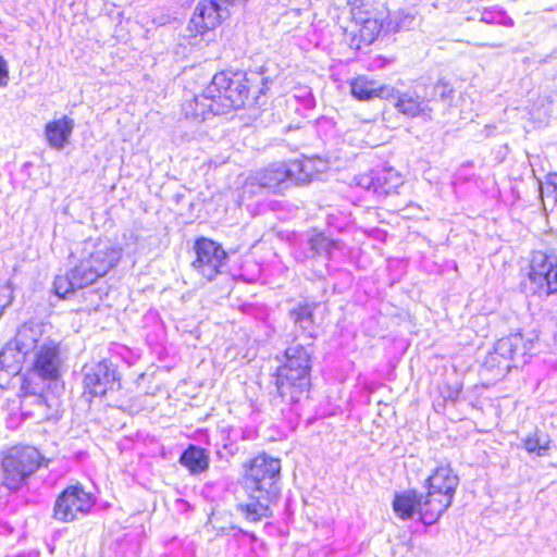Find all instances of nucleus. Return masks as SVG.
Returning <instances> with one entry per match:
<instances>
[{"instance_id": "nucleus-25", "label": "nucleus", "mask_w": 557, "mask_h": 557, "mask_svg": "<svg viewBox=\"0 0 557 557\" xmlns=\"http://www.w3.org/2000/svg\"><path fill=\"white\" fill-rule=\"evenodd\" d=\"M289 317L301 330H309L313 325V308L310 305H299L292 309Z\"/></svg>"}, {"instance_id": "nucleus-2", "label": "nucleus", "mask_w": 557, "mask_h": 557, "mask_svg": "<svg viewBox=\"0 0 557 557\" xmlns=\"http://www.w3.org/2000/svg\"><path fill=\"white\" fill-rule=\"evenodd\" d=\"M249 81L240 72H219L203 94L196 96L186 109L187 114L206 119L208 114H225L240 109L249 97Z\"/></svg>"}, {"instance_id": "nucleus-14", "label": "nucleus", "mask_w": 557, "mask_h": 557, "mask_svg": "<svg viewBox=\"0 0 557 557\" xmlns=\"http://www.w3.org/2000/svg\"><path fill=\"white\" fill-rule=\"evenodd\" d=\"M423 499L416 490H406L395 493L392 500V509L395 516L400 520H410L413 516L426 525V520L423 519L422 511Z\"/></svg>"}, {"instance_id": "nucleus-16", "label": "nucleus", "mask_w": 557, "mask_h": 557, "mask_svg": "<svg viewBox=\"0 0 557 557\" xmlns=\"http://www.w3.org/2000/svg\"><path fill=\"white\" fill-rule=\"evenodd\" d=\"M73 129L74 121L67 116L49 121L44 132L48 146L58 151L63 150L70 143Z\"/></svg>"}, {"instance_id": "nucleus-34", "label": "nucleus", "mask_w": 557, "mask_h": 557, "mask_svg": "<svg viewBox=\"0 0 557 557\" xmlns=\"http://www.w3.org/2000/svg\"><path fill=\"white\" fill-rule=\"evenodd\" d=\"M434 89H435V92L438 94L442 99L449 98L450 95L453 94L451 87L448 84L443 83V82L437 83L435 85Z\"/></svg>"}, {"instance_id": "nucleus-11", "label": "nucleus", "mask_w": 557, "mask_h": 557, "mask_svg": "<svg viewBox=\"0 0 557 557\" xmlns=\"http://www.w3.org/2000/svg\"><path fill=\"white\" fill-rule=\"evenodd\" d=\"M525 344L521 334H511L500 338L492 352L488 354V363H493L496 357H500V370L509 371L513 367L517 357L525 354Z\"/></svg>"}, {"instance_id": "nucleus-17", "label": "nucleus", "mask_w": 557, "mask_h": 557, "mask_svg": "<svg viewBox=\"0 0 557 557\" xmlns=\"http://www.w3.org/2000/svg\"><path fill=\"white\" fill-rule=\"evenodd\" d=\"M89 285V282L85 280V276H83L77 267H75L69 273L55 276L53 281V293L59 298L65 299L76 289H81Z\"/></svg>"}, {"instance_id": "nucleus-21", "label": "nucleus", "mask_w": 557, "mask_h": 557, "mask_svg": "<svg viewBox=\"0 0 557 557\" xmlns=\"http://www.w3.org/2000/svg\"><path fill=\"white\" fill-rule=\"evenodd\" d=\"M376 185H374V194L386 196L404 184L400 173L392 168L383 169L375 174Z\"/></svg>"}, {"instance_id": "nucleus-29", "label": "nucleus", "mask_w": 557, "mask_h": 557, "mask_svg": "<svg viewBox=\"0 0 557 557\" xmlns=\"http://www.w3.org/2000/svg\"><path fill=\"white\" fill-rule=\"evenodd\" d=\"M13 300V290L10 285L0 286V317Z\"/></svg>"}, {"instance_id": "nucleus-1", "label": "nucleus", "mask_w": 557, "mask_h": 557, "mask_svg": "<svg viewBox=\"0 0 557 557\" xmlns=\"http://www.w3.org/2000/svg\"><path fill=\"white\" fill-rule=\"evenodd\" d=\"M278 480V460L265 454H260L244 465L243 483L252 493L251 502L238 505V510L245 519L257 522L271 516V507L276 499V483Z\"/></svg>"}, {"instance_id": "nucleus-26", "label": "nucleus", "mask_w": 557, "mask_h": 557, "mask_svg": "<svg viewBox=\"0 0 557 557\" xmlns=\"http://www.w3.org/2000/svg\"><path fill=\"white\" fill-rule=\"evenodd\" d=\"M310 247L315 256L330 257L333 248L337 247V244L322 234H317L310 238Z\"/></svg>"}, {"instance_id": "nucleus-15", "label": "nucleus", "mask_w": 557, "mask_h": 557, "mask_svg": "<svg viewBox=\"0 0 557 557\" xmlns=\"http://www.w3.org/2000/svg\"><path fill=\"white\" fill-rule=\"evenodd\" d=\"M284 377L287 381L304 380L310 370V354L301 345H294L285 351Z\"/></svg>"}, {"instance_id": "nucleus-10", "label": "nucleus", "mask_w": 557, "mask_h": 557, "mask_svg": "<svg viewBox=\"0 0 557 557\" xmlns=\"http://www.w3.org/2000/svg\"><path fill=\"white\" fill-rule=\"evenodd\" d=\"M355 36L359 41L366 45L372 44L382 33H385V12L384 11H358L354 15Z\"/></svg>"}, {"instance_id": "nucleus-6", "label": "nucleus", "mask_w": 557, "mask_h": 557, "mask_svg": "<svg viewBox=\"0 0 557 557\" xmlns=\"http://www.w3.org/2000/svg\"><path fill=\"white\" fill-rule=\"evenodd\" d=\"M95 505L96 497L91 492L81 483L72 484L57 496L52 517L59 522L71 523L89 515Z\"/></svg>"}, {"instance_id": "nucleus-3", "label": "nucleus", "mask_w": 557, "mask_h": 557, "mask_svg": "<svg viewBox=\"0 0 557 557\" xmlns=\"http://www.w3.org/2000/svg\"><path fill=\"white\" fill-rule=\"evenodd\" d=\"M50 458L41 450L25 443L10 445L0 453V470L2 485L16 492L25 486L28 480L39 470L49 467Z\"/></svg>"}, {"instance_id": "nucleus-7", "label": "nucleus", "mask_w": 557, "mask_h": 557, "mask_svg": "<svg viewBox=\"0 0 557 557\" xmlns=\"http://www.w3.org/2000/svg\"><path fill=\"white\" fill-rule=\"evenodd\" d=\"M528 278L530 289L540 297L557 293V263L543 251L533 252Z\"/></svg>"}, {"instance_id": "nucleus-19", "label": "nucleus", "mask_w": 557, "mask_h": 557, "mask_svg": "<svg viewBox=\"0 0 557 557\" xmlns=\"http://www.w3.org/2000/svg\"><path fill=\"white\" fill-rule=\"evenodd\" d=\"M180 462L193 475L203 473L209 468V455L203 448L189 445L181 455Z\"/></svg>"}, {"instance_id": "nucleus-30", "label": "nucleus", "mask_w": 557, "mask_h": 557, "mask_svg": "<svg viewBox=\"0 0 557 557\" xmlns=\"http://www.w3.org/2000/svg\"><path fill=\"white\" fill-rule=\"evenodd\" d=\"M500 361H502V358L496 357L495 360L493 361V363L490 364L488 363V355L486 356V358L484 360V369L494 373L495 379H502L504 376V374L508 372V371L500 370Z\"/></svg>"}, {"instance_id": "nucleus-5", "label": "nucleus", "mask_w": 557, "mask_h": 557, "mask_svg": "<svg viewBox=\"0 0 557 557\" xmlns=\"http://www.w3.org/2000/svg\"><path fill=\"white\" fill-rule=\"evenodd\" d=\"M120 259L121 250L109 240L88 239L83 244L76 267L91 285L115 267Z\"/></svg>"}, {"instance_id": "nucleus-31", "label": "nucleus", "mask_w": 557, "mask_h": 557, "mask_svg": "<svg viewBox=\"0 0 557 557\" xmlns=\"http://www.w3.org/2000/svg\"><path fill=\"white\" fill-rule=\"evenodd\" d=\"M357 184L366 189H372L374 191V185H376L375 176L371 174H361L357 178Z\"/></svg>"}, {"instance_id": "nucleus-27", "label": "nucleus", "mask_w": 557, "mask_h": 557, "mask_svg": "<svg viewBox=\"0 0 557 557\" xmlns=\"http://www.w3.org/2000/svg\"><path fill=\"white\" fill-rule=\"evenodd\" d=\"M9 358V351H3L0 355V381H9L13 375L18 374L21 370L18 363H15L13 366H5Z\"/></svg>"}, {"instance_id": "nucleus-20", "label": "nucleus", "mask_w": 557, "mask_h": 557, "mask_svg": "<svg viewBox=\"0 0 557 557\" xmlns=\"http://www.w3.org/2000/svg\"><path fill=\"white\" fill-rule=\"evenodd\" d=\"M85 383H112L117 379L116 372L107 362H91L83 368Z\"/></svg>"}, {"instance_id": "nucleus-4", "label": "nucleus", "mask_w": 557, "mask_h": 557, "mask_svg": "<svg viewBox=\"0 0 557 557\" xmlns=\"http://www.w3.org/2000/svg\"><path fill=\"white\" fill-rule=\"evenodd\" d=\"M459 479L447 465L437 466L425 479L422 516L426 525L435 523L453 503Z\"/></svg>"}, {"instance_id": "nucleus-8", "label": "nucleus", "mask_w": 557, "mask_h": 557, "mask_svg": "<svg viewBox=\"0 0 557 557\" xmlns=\"http://www.w3.org/2000/svg\"><path fill=\"white\" fill-rule=\"evenodd\" d=\"M193 268L207 281H212L225 264L226 252L216 242L201 237L195 243Z\"/></svg>"}, {"instance_id": "nucleus-33", "label": "nucleus", "mask_w": 557, "mask_h": 557, "mask_svg": "<svg viewBox=\"0 0 557 557\" xmlns=\"http://www.w3.org/2000/svg\"><path fill=\"white\" fill-rule=\"evenodd\" d=\"M34 331L30 329V327H22L20 331H18V334H17V344L21 345L20 346V349H27L28 346L27 344L24 342V339H26L30 334H33Z\"/></svg>"}, {"instance_id": "nucleus-12", "label": "nucleus", "mask_w": 557, "mask_h": 557, "mask_svg": "<svg viewBox=\"0 0 557 557\" xmlns=\"http://www.w3.org/2000/svg\"><path fill=\"white\" fill-rule=\"evenodd\" d=\"M60 357L58 347L52 344H44L36 354L33 372L41 380L57 381L60 377Z\"/></svg>"}, {"instance_id": "nucleus-18", "label": "nucleus", "mask_w": 557, "mask_h": 557, "mask_svg": "<svg viewBox=\"0 0 557 557\" xmlns=\"http://www.w3.org/2000/svg\"><path fill=\"white\" fill-rule=\"evenodd\" d=\"M351 94L359 100H369L372 98H389L394 94V88L387 85H377L373 81L359 77L351 83Z\"/></svg>"}, {"instance_id": "nucleus-24", "label": "nucleus", "mask_w": 557, "mask_h": 557, "mask_svg": "<svg viewBox=\"0 0 557 557\" xmlns=\"http://www.w3.org/2000/svg\"><path fill=\"white\" fill-rule=\"evenodd\" d=\"M414 16L405 10L392 14L385 12V34L408 29L413 23Z\"/></svg>"}, {"instance_id": "nucleus-28", "label": "nucleus", "mask_w": 557, "mask_h": 557, "mask_svg": "<svg viewBox=\"0 0 557 557\" xmlns=\"http://www.w3.org/2000/svg\"><path fill=\"white\" fill-rule=\"evenodd\" d=\"M542 195L552 198L557 201V173H550L547 175L545 186L541 187Z\"/></svg>"}, {"instance_id": "nucleus-22", "label": "nucleus", "mask_w": 557, "mask_h": 557, "mask_svg": "<svg viewBox=\"0 0 557 557\" xmlns=\"http://www.w3.org/2000/svg\"><path fill=\"white\" fill-rule=\"evenodd\" d=\"M396 109L408 116H418L424 112V101L417 95L409 92L400 94L395 102Z\"/></svg>"}, {"instance_id": "nucleus-23", "label": "nucleus", "mask_w": 557, "mask_h": 557, "mask_svg": "<svg viewBox=\"0 0 557 557\" xmlns=\"http://www.w3.org/2000/svg\"><path fill=\"white\" fill-rule=\"evenodd\" d=\"M522 447L531 456L545 457L552 448V440L542 438L537 432H533L522 440Z\"/></svg>"}, {"instance_id": "nucleus-13", "label": "nucleus", "mask_w": 557, "mask_h": 557, "mask_svg": "<svg viewBox=\"0 0 557 557\" xmlns=\"http://www.w3.org/2000/svg\"><path fill=\"white\" fill-rule=\"evenodd\" d=\"M325 163L319 158L295 159L284 163V178L295 184L310 182L323 172Z\"/></svg>"}, {"instance_id": "nucleus-32", "label": "nucleus", "mask_w": 557, "mask_h": 557, "mask_svg": "<svg viewBox=\"0 0 557 557\" xmlns=\"http://www.w3.org/2000/svg\"><path fill=\"white\" fill-rule=\"evenodd\" d=\"M9 83V66L7 61L0 57V87H5Z\"/></svg>"}, {"instance_id": "nucleus-9", "label": "nucleus", "mask_w": 557, "mask_h": 557, "mask_svg": "<svg viewBox=\"0 0 557 557\" xmlns=\"http://www.w3.org/2000/svg\"><path fill=\"white\" fill-rule=\"evenodd\" d=\"M227 5L221 0H200L189 22V30L195 35L215 28L227 15Z\"/></svg>"}]
</instances>
